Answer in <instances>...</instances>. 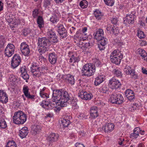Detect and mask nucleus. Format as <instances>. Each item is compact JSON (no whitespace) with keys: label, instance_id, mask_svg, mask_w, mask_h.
<instances>
[{"label":"nucleus","instance_id":"nucleus-60","mask_svg":"<svg viewBox=\"0 0 147 147\" xmlns=\"http://www.w3.org/2000/svg\"><path fill=\"white\" fill-rule=\"evenodd\" d=\"M111 21L112 24H116L118 20L117 18H113L112 19Z\"/></svg>","mask_w":147,"mask_h":147},{"label":"nucleus","instance_id":"nucleus-38","mask_svg":"<svg viewBox=\"0 0 147 147\" xmlns=\"http://www.w3.org/2000/svg\"><path fill=\"white\" fill-rule=\"evenodd\" d=\"M88 5L87 1L85 0L81 1L80 3V6L83 9L86 8L87 7Z\"/></svg>","mask_w":147,"mask_h":147},{"label":"nucleus","instance_id":"nucleus-53","mask_svg":"<svg viewBox=\"0 0 147 147\" xmlns=\"http://www.w3.org/2000/svg\"><path fill=\"white\" fill-rule=\"evenodd\" d=\"M17 79L15 76L13 75H11L9 78V80L10 82H15L16 81Z\"/></svg>","mask_w":147,"mask_h":147},{"label":"nucleus","instance_id":"nucleus-57","mask_svg":"<svg viewBox=\"0 0 147 147\" xmlns=\"http://www.w3.org/2000/svg\"><path fill=\"white\" fill-rule=\"evenodd\" d=\"M20 72H21V74L27 73L26 70L25 66H24L21 67Z\"/></svg>","mask_w":147,"mask_h":147},{"label":"nucleus","instance_id":"nucleus-22","mask_svg":"<svg viewBox=\"0 0 147 147\" xmlns=\"http://www.w3.org/2000/svg\"><path fill=\"white\" fill-rule=\"evenodd\" d=\"M135 17V16L134 14L127 15L125 17V21H126V23L132 24L134 22Z\"/></svg>","mask_w":147,"mask_h":147},{"label":"nucleus","instance_id":"nucleus-56","mask_svg":"<svg viewBox=\"0 0 147 147\" xmlns=\"http://www.w3.org/2000/svg\"><path fill=\"white\" fill-rule=\"evenodd\" d=\"M114 28V26L111 25L110 24H108L107 26L106 30L108 31H109L110 33H111V30Z\"/></svg>","mask_w":147,"mask_h":147},{"label":"nucleus","instance_id":"nucleus-55","mask_svg":"<svg viewBox=\"0 0 147 147\" xmlns=\"http://www.w3.org/2000/svg\"><path fill=\"white\" fill-rule=\"evenodd\" d=\"M21 76L25 80H27L29 79V75L27 73L21 74Z\"/></svg>","mask_w":147,"mask_h":147},{"label":"nucleus","instance_id":"nucleus-15","mask_svg":"<svg viewBox=\"0 0 147 147\" xmlns=\"http://www.w3.org/2000/svg\"><path fill=\"white\" fill-rule=\"evenodd\" d=\"M29 90V89L27 86H24L23 88V92L25 96L28 99L34 100L35 99V96L34 95H30Z\"/></svg>","mask_w":147,"mask_h":147},{"label":"nucleus","instance_id":"nucleus-10","mask_svg":"<svg viewBox=\"0 0 147 147\" xmlns=\"http://www.w3.org/2000/svg\"><path fill=\"white\" fill-rule=\"evenodd\" d=\"M124 71L126 74L130 75L132 78L134 79H136L138 78L137 75L136 74L135 70L129 66H126L124 69Z\"/></svg>","mask_w":147,"mask_h":147},{"label":"nucleus","instance_id":"nucleus-62","mask_svg":"<svg viewBox=\"0 0 147 147\" xmlns=\"http://www.w3.org/2000/svg\"><path fill=\"white\" fill-rule=\"evenodd\" d=\"M107 124H106L105 125L103 126L102 127V130L104 131L105 132H107V131H106V130L107 129Z\"/></svg>","mask_w":147,"mask_h":147},{"label":"nucleus","instance_id":"nucleus-3","mask_svg":"<svg viewBox=\"0 0 147 147\" xmlns=\"http://www.w3.org/2000/svg\"><path fill=\"white\" fill-rule=\"evenodd\" d=\"M12 119L14 123L18 125L22 124L26 121V116L22 111H19L15 113Z\"/></svg>","mask_w":147,"mask_h":147},{"label":"nucleus","instance_id":"nucleus-8","mask_svg":"<svg viewBox=\"0 0 147 147\" xmlns=\"http://www.w3.org/2000/svg\"><path fill=\"white\" fill-rule=\"evenodd\" d=\"M109 84L110 88L113 89H116L120 88L121 84L119 81L113 77L109 81Z\"/></svg>","mask_w":147,"mask_h":147},{"label":"nucleus","instance_id":"nucleus-28","mask_svg":"<svg viewBox=\"0 0 147 147\" xmlns=\"http://www.w3.org/2000/svg\"><path fill=\"white\" fill-rule=\"evenodd\" d=\"M94 43V38L90 39V40L88 42H85L84 50H86V48H89L92 46ZM84 45V44H83Z\"/></svg>","mask_w":147,"mask_h":147},{"label":"nucleus","instance_id":"nucleus-6","mask_svg":"<svg viewBox=\"0 0 147 147\" xmlns=\"http://www.w3.org/2000/svg\"><path fill=\"white\" fill-rule=\"evenodd\" d=\"M124 98L122 95L119 93H113L111 95L109 101L113 104H121L123 102Z\"/></svg>","mask_w":147,"mask_h":147},{"label":"nucleus","instance_id":"nucleus-50","mask_svg":"<svg viewBox=\"0 0 147 147\" xmlns=\"http://www.w3.org/2000/svg\"><path fill=\"white\" fill-rule=\"evenodd\" d=\"M105 3L107 5L112 6L114 3V0H104Z\"/></svg>","mask_w":147,"mask_h":147},{"label":"nucleus","instance_id":"nucleus-16","mask_svg":"<svg viewBox=\"0 0 147 147\" xmlns=\"http://www.w3.org/2000/svg\"><path fill=\"white\" fill-rule=\"evenodd\" d=\"M59 137V135L57 134L51 133L47 138V140L51 144L53 142H56Z\"/></svg>","mask_w":147,"mask_h":147},{"label":"nucleus","instance_id":"nucleus-48","mask_svg":"<svg viewBox=\"0 0 147 147\" xmlns=\"http://www.w3.org/2000/svg\"><path fill=\"white\" fill-rule=\"evenodd\" d=\"M47 34L49 38H51V37L55 36L56 35L55 32L51 29L49 30L47 32Z\"/></svg>","mask_w":147,"mask_h":147},{"label":"nucleus","instance_id":"nucleus-51","mask_svg":"<svg viewBox=\"0 0 147 147\" xmlns=\"http://www.w3.org/2000/svg\"><path fill=\"white\" fill-rule=\"evenodd\" d=\"M99 41H100V44L102 46H105L107 42V39L104 37L103 38H102L101 40Z\"/></svg>","mask_w":147,"mask_h":147},{"label":"nucleus","instance_id":"nucleus-44","mask_svg":"<svg viewBox=\"0 0 147 147\" xmlns=\"http://www.w3.org/2000/svg\"><path fill=\"white\" fill-rule=\"evenodd\" d=\"M5 42V40L3 36H0V48H2L4 46Z\"/></svg>","mask_w":147,"mask_h":147},{"label":"nucleus","instance_id":"nucleus-52","mask_svg":"<svg viewBox=\"0 0 147 147\" xmlns=\"http://www.w3.org/2000/svg\"><path fill=\"white\" fill-rule=\"evenodd\" d=\"M80 40V41L79 43V47L80 48L82 49L83 50H84V45L83 44H84L85 42H82V40L83 41L84 40V39L82 38L81 39V38Z\"/></svg>","mask_w":147,"mask_h":147},{"label":"nucleus","instance_id":"nucleus-32","mask_svg":"<svg viewBox=\"0 0 147 147\" xmlns=\"http://www.w3.org/2000/svg\"><path fill=\"white\" fill-rule=\"evenodd\" d=\"M52 97L51 98V101L49 103V106L50 109H52L54 107H56L57 104H58V105H60V103L58 102L59 101L57 100H56L55 101H54L52 100Z\"/></svg>","mask_w":147,"mask_h":147},{"label":"nucleus","instance_id":"nucleus-33","mask_svg":"<svg viewBox=\"0 0 147 147\" xmlns=\"http://www.w3.org/2000/svg\"><path fill=\"white\" fill-rule=\"evenodd\" d=\"M37 23L40 28H41L43 27L44 23L42 17L40 16L38 17L37 20Z\"/></svg>","mask_w":147,"mask_h":147},{"label":"nucleus","instance_id":"nucleus-36","mask_svg":"<svg viewBox=\"0 0 147 147\" xmlns=\"http://www.w3.org/2000/svg\"><path fill=\"white\" fill-rule=\"evenodd\" d=\"M138 53L141 56L144 58V60H145V57H146L147 54L144 50L142 49H139Z\"/></svg>","mask_w":147,"mask_h":147},{"label":"nucleus","instance_id":"nucleus-37","mask_svg":"<svg viewBox=\"0 0 147 147\" xmlns=\"http://www.w3.org/2000/svg\"><path fill=\"white\" fill-rule=\"evenodd\" d=\"M41 127L39 125H34L32 126V129L33 131V133L34 134H36L37 132L39 131L41 129Z\"/></svg>","mask_w":147,"mask_h":147},{"label":"nucleus","instance_id":"nucleus-26","mask_svg":"<svg viewBox=\"0 0 147 147\" xmlns=\"http://www.w3.org/2000/svg\"><path fill=\"white\" fill-rule=\"evenodd\" d=\"M105 79L104 76L102 75H99L96 78L94 82L95 85L98 86L102 83Z\"/></svg>","mask_w":147,"mask_h":147},{"label":"nucleus","instance_id":"nucleus-7","mask_svg":"<svg viewBox=\"0 0 147 147\" xmlns=\"http://www.w3.org/2000/svg\"><path fill=\"white\" fill-rule=\"evenodd\" d=\"M31 71L32 74L33 76L34 77H39L41 76V72L40 71V68L36 63L33 62L30 67Z\"/></svg>","mask_w":147,"mask_h":147},{"label":"nucleus","instance_id":"nucleus-47","mask_svg":"<svg viewBox=\"0 0 147 147\" xmlns=\"http://www.w3.org/2000/svg\"><path fill=\"white\" fill-rule=\"evenodd\" d=\"M119 30L118 27H115L114 26V28L111 30V33L115 35H117L119 33Z\"/></svg>","mask_w":147,"mask_h":147},{"label":"nucleus","instance_id":"nucleus-42","mask_svg":"<svg viewBox=\"0 0 147 147\" xmlns=\"http://www.w3.org/2000/svg\"><path fill=\"white\" fill-rule=\"evenodd\" d=\"M138 36L140 39L144 38L145 37V35L144 32L140 30H138L137 32Z\"/></svg>","mask_w":147,"mask_h":147},{"label":"nucleus","instance_id":"nucleus-31","mask_svg":"<svg viewBox=\"0 0 147 147\" xmlns=\"http://www.w3.org/2000/svg\"><path fill=\"white\" fill-rule=\"evenodd\" d=\"M50 21L53 23H57L59 21L58 14L55 13L53 15L52 17L50 18Z\"/></svg>","mask_w":147,"mask_h":147},{"label":"nucleus","instance_id":"nucleus-9","mask_svg":"<svg viewBox=\"0 0 147 147\" xmlns=\"http://www.w3.org/2000/svg\"><path fill=\"white\" fill-rule=\"evenodd\" d=\"M21 61V58L19 55L15 54L12 58L11 61V67L15 69L18 66Z\"/></svg>","mask_w":147,"mask_h":147},{"label":"nucleus","instance_id":"nucleus-46","mask_svg":"<svg viewBox=\"0 0 147 147\" xmlns=\"http://www.w3.org/2000/svg\"><path fill=\"white\" fill-rule=\"evenodd\" d=\"M138 104H133L131 105V107L129 108V110L131 112H134L135 110L137 109L138 108Z\"/></svg>","mask_w":147,"mask_h":147},{"label":"nucleus","instance_id":"nucleus-64","mask_svg":"<svg viewBox=\"0 0 147 147\" xmlns=\"http://www.w3.org/2000/svg\"><path fill=\"white\" fill-rule=\"evenodd\" d=\"M142 73L145 74H147V68L146 69L144 67H142Z\"/></svg>","mask_w":147,"mask_h":147},{"label":"nucleus","instance_id":"nucleus-34","mask_svg":"<svg viewBox=\"0 0 147 147\" xmlns=\"http://www.w3.org/2000/svg\"><path fill=\"white\" fill-rule=\"evenodd\" d=\"M60 123L62 124L63 127H67L69 125L70 121L67 119L63 118L61 120Z\"/></svg>","mask_w":147,"mask_h":147},{"label":"nucleus","instance_id":"nucleus-11","mask_svg":"<svg viewBox=\"0 0 147 147\" xmlns=\"http://www.w3.org/2000/svg\"><path fill=\"white\" fill-rule=\"evenodd\" d=\"M15 51V46L12 44H8L5 50V54L8 57H11Z\"/></svg>","mask_w":147,"mask_h":147},{"label":"nucleus","instance_id":"nucleus-43","mask_svg":"<svg viewBox=\"0 0 147 147\" xmlns=\"http://www.w3.org/2000/svg\"><path fill=\"white\" fill-rule=\"evenodd\" d=\"M109 88L107 86H103L100 88V92L104 93H107L109 91Z\"/></svg>","mask_w":147,"mask_h":147},{"label":"nucleus","instance_id":"nucleus-5","mask_svg":"<svg viewBox=\"0 0 147 147\" xmlns=\"http://www.w3.org/2000/svg\"><path fill=\"white\" fill-rule=\"evenodd\" d=\"M82 71L85 76H92L95 72V65L91 63L86 64L83 66Z\"/></svg>","mask_w":147,"mask_h":147},{"label":"nucleus","instance_id":"nucleus-23","mask_svg":"<svg viewBox=\"0 0 147 147\" xmlns=\"http://www.w3.org/2000/svg\"><path fill=\"white\" fill-rule=\"evenodd\" d=\"M28 133V128L26 127H23L19 131V136L21 138H23L26 137Z\"/></svg>","mask_w":147,"mask_h":147},{"label":"nucleus","instance_id":"nucleus-29","mask_svg":"<svg viewBox=\"0 0 147 147\" xmlns=\"http://www.w3.org/2000/svg\"><path fill=\"white\" fill-rule=\"evenodd\" d=\"M6 19L7 22L9 23H11L13 24L16 22V19L15 18L14 16L12 14L7 16Z\"/></svg>","mask_w":147,"mask_h":147},{"label":"nucleus","instance_id":"nucleus-13","mask_svg":"<svg viewBox=\"0 0 147 147\" xmlns=\"http://www.w3.org/2000/svg\"><path fill=\"white\" fill-rule=\"evenodd\" d=\"M78 96L82 99L84 100H89L93 97L90 93H88L86 91H80L78 93Z\"/></svg>","mask_w":147,"mask_h":147},{"label":"nucleus","instance_id":"nucleus-17","mask_svg":"<svg viewBox=\"0 0 147 147\" xmlns=\"http://www.w3.org/2000/svg\"><path fill=\"white\" fill-rule=\"evenodd\" d=\"M0 101L3 103L6 104L8 101L7 94L3 90H0Z\"/></svg>","mask_w":147,"mask_h":147},{"label":"nucleus","instance_id":"nucleus-14","mask_svg":"<svg viewBox=\"0 0 147 147\" xmlns=\"http://www.w3.org/2000/svg\"><path fill=\"white\" fill-rule=\"evenodd\" d=\"M57 30L59 34L60 38L63 39L65 38L67 36V32L63 25L59 24Z\"/></svg>","mask_w":147,"mask_h":147},{"label":"nucleus","instance_id":"nucleus-27","mask_svg":"<svg viewBox=\"0 0 147 147\" xmlns=\"http://www.w3.org/2000/svg\"><path fill=\"white\" fill-rule=\"evenodd\" d=\"M113 73L116 76L121 78L122 77V74L120 69L118 68L114 69L112 71Z\"/></svg>","mask_w":147,"mask_h":147},{"label":"nucleus","instance_id":"nucleus-54","mask_svg":"<svg viewBox=\"0 0 147 147\" xmlns=\"http://www.w3.org/2000/svg\"><path fill=\"white\" fill-rule=\"evenodd\" d=\"M50 38L51 39V43L52 42L54 43H56L58 42V40L57 39L56 35H55V36L51 37Z\"/></svg>","mask_w":147,"mask_h":147},{"label":"nucleus","instance_id":"nucleus-24","mask_svg":"<svg viewBox=\"0 0 147 147\" xmlns=\"http://www.w3.org/2000/svg\"><path fill=\"white\" fill-rule=\"evenodd\" d=\"M94 14L96 19L98 20H100L103 16L102 13L98 9L94 11Z\"/></svg>","mask_w":147,"mask_h":147},{"label":"nucleus","instance_id":"nucleus-35","mask_svg":"<svg viewBox=\"0 0 147 147\" xmlns=\"http://www.w3.org/2000/svg\"><path fill=\"white\" fill-rule=\"evenodd\" d=\"M49 103L48 101L43 100L40 103V105L46 109H50Z\"/></svg>","mask_w":147,"mask_h":147},{"label":"nucleus","instance_id":"nucleus-49","mask_svg":"<svg viewBox=\"0 0 147 147\" xmlns=\"http://www.w3.org/2000/svg\"><path fill=\"white\" fill-rule=\"evenodd\" d=\"M77 57H75L73 54H71V58L69 59V62L70 63H75L77 61Z\"/></svg>","mask_w":147,"mask_h":147},{"label":"nucleus","instance_id":"nucleus-2","mask_svg":"<svg viewBox=\"0 0 147 147\" xmlns=\"http://www.w3.org/2000/svg\"><path fill=\"white\" fill-rule=\"evenodd\" d=\"M51 44V42L48 38L46 37L39 38L37 45L39 52L42 53H45L48 50V47H49Z\"/></svg>","mask_w":147,"mask_h":147},{"label":"nucleus","instance_id":"nucleus-20","mask_svg":"<svg viewBox=\"0 0 147 147\" xmlns=\"http://www.w3.org/2000/svg\"><path fill=\"white\" fill-rule=\"evenodd\" d=\"M94 37L95 39L98 40H101L104 37V31L102 29H98L94 34Z\"/></svg>","mask_w":147,"mask_h":147},{"label":"nucleus","instance_id":"nucleus-41","mask_svg":"<svg viewBox=\"0 0 147 147\" xmlns=\"http://www.w3.org/2000/svg\"><path fill=\"white\" fill-rule=\"evenodd\" d=\"M107 129L106 130V131H107V132H111L114 129V125L111 123H107Z\"/></svg>","mask_w":147,"mask_h":147},{"label":"nucleus","instance_id":"nucleus-21","mask_svg":"<svg viewBox=\"0 0 147 147\" xmlns=\"http://www.w3.org/2000/svg\"><path fill=\"white\" fill-rule=\"evenodd\" d=\"M90 114L91 117L92 119L97 117L98 115L97 107L95 106L92 107L90 109Z\"/></svg>","mask_w":147,"mask_h":147},{"label":"nucleus","instance_id":"nucleus-59","mask_svg":"<svg viewBox=\"0 0 147 147\" xmlns=\"http://www.w3.org/2000/svg\"><path fill=\"white\" fill-rule=\"evenodd\" d=\"M40 95L41 97L42 98H48V95L45 92L40 93Z\"/></svg>","mask_w":147,"mask_h":147},{"label":"nucleus","instance_id":"nucleus-1","mask_svg":"<svg viewBox=\"0 0 147 147\" xmlns=\"http://www.w3.org/2000/svg\"><path fill=\"white\" fill-rule=\"evenodd\" d=\"M70 97L69 93L65 91L56 90L53 91L52 94V100L55 101L58 100L61 107L67 106V102L70 99Z\"/></svg>","mask_w":147,"mask_h":147},{"label":"nucleus","instance_id":"nucleus-12","mask_svg":"<svg viewBox=\"0 0 147 147\" xmlns=\"http://www.w3.org/2000/svg\"><path fill=\"white\" fill-rule=\"evenodd\" d=\"M20 50L22 54L25 56H28L30 53L29 46L25 42H22L21 44Z\"/></svg>","mask_w":147,"mask_h":147},{"label":"nucleus","instance_id":"nucleus-19","mask_svg":"<svg viewBox=\"0 0 147 147\" xmlns=\"http://www.w3.org/2000/svg\"><path fill=\"white\" fill-rule=\"evenodd\" d=\"M57 59V55L55 52L50 53L49 55V60L50 63L52 65L55 64Z\"/></svg>","mask_w":147,"mask_h":147},{"label":"nucleus","instance_id":"nucleus-45","mask_svg":"<svg viewBox=\"0 0 147 147\" xmlns=\"http://www.w3.org/2000/svg\"><path fill=\"white\" fill-rule=\"evenodd\" d=\"M51 0H45L43 1V6L46 8H48L51 6Z\"/></svg>","mask_w":147,"mask_h":147},{"label":"nucleus","instance_id":"nucleus-18","mask_svg":"<svg viewBox=\"0 0 147 147\" xmlns=\"http://www.w3.org/2000/svg\"><path fill=\"white\" fill-rule=\"evenodd\" d=\"M125 96L129 100L131 101L135 99L134 93L130 89H127L125 91Z\"/></svg>","mask_w":147,"mask_h":147},{"label":"nucleus","instance_id":"nucleus-4","mask_svg":"<svg viewBox=\"0 0 147 147\" xmlns=\"http://www.w3.org/2000/svg\"><path fill=\"white\" fill-rule=\"evenodd\" d=\"M123 58V54L116 50H115L112 52L110 57L111 62L117 65L120 63L121 60Z\"/></svg>","mask_w":147,"mask_h":147},{"label":"nucleus","instance_id":"nucleus-63","mask_svg":"<svg viewBox=\"0 0 147 147\" xmlns=\"http://www.w3.org/2000/svg\"><path fill=\"white\" fill-rule=\"evenodd\" d=\"M94 62L95 63V65H99L100 64L99 60L96 59H94Z\"/></svg>","mask_w":147,"mask_h":147},{"label":"nucleus","instance_id":"nucleus-40","mask_svg":"<svg viewBox=\"0 0 147 147\" xmlns=\"http://www.w3.org/2000/svg\"><path fill=\"white\" fill-rule=\"evenodd\" d=\"M7 127V124L4 119H2L0 121V127L1 128L5 129Z\"/></svg>","mask_w":147,"mask_h":147},{"label":"nucleus","instance_id":"nucleus-39","mask_svg":"<svg viewBox=\"0 0 147 147\" xmlns=\"http://www.w3.org/2000/svg\"><path fill=\"white\" fill-rule=\"evenodd\" d=\"M6 147H17L16 142L13 141H11L7 142Z\"/></svg>","mask_w":147,"mask_h":147},{"label":"nucleus","instance_id":"nucleus-25","mask_svg":"<svg viewBox=\"0 0 147 147\" xmlns=\"http://www.w3.org/2000/svg\"><path fill=\"white\" fill-rule=\"evenodd\" d=\"M140 127H136L134 129L133 132L130 135V138H136L139 136Z\"/></svg>","mask_w":147,"mask_h":147},{"label":"nucleus","instance_id":"nucleus-61","mask_svg":"<svg viewBox=\"0 0 147 147\" xmlns=\"http://www.w3.org/2000/svg\"><path fill=\"white\" fill-rule=\"evenodd\" d=\"M124 142V139L123 138H119L118 141V144L119 145H122L123 144V142Z\"/></svg>","mask_w":147,"mask_h":147},{"label":"nucleus","instance_id":"nucleus-58","mask_svg":"<svg viewBox=\"0 0 147 147\" xmlns=\"http://www.w3.org/2000/svg\"><path fill=\"white\" fill-rule=\"evenodd\" d=\"M23 33L24 35L26 36L30 33V30L28 29H25L23 30Z\"/></svg>","mask_w":147,"mask_h":147},{"label":"nucleus","instance_id":"nucleus-30","mask_svg":"<svg viewBox=\"0 0 147 147\" xmlns=\"http://www.w3.org/2000/svg\"><path fill=\"white\" fill-rule=\"evenodd\" d=\"M66 79L68 81L69 83L73 85L74 84V77L71 74H68L66 75Z\"/></svg>","mask_w":147,"mask_h":147}]
</instances>
